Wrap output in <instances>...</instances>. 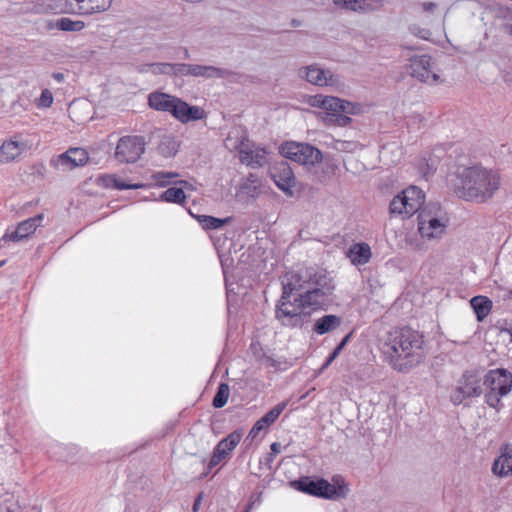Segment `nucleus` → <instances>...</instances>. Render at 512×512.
<instances>
[{
  "label": "nucleus",
  "mask_w": 512,
  "mask_h": 512,
  "mask_svg": "<svg viewBox=\"0 0 512 512\" xmlns=\"http://www.w3.org/2000/svg\"><path fill=\"white\" fill-rule=\"evenodd\" d=\"M7 512H20V507L19 506H16V507L9 506V507H7Z\"/></svg>",
  "instance_id": "bf43d9fd"
},
{
  "label": "nucleus",
  "mask_w": 512,
  "mask_h": 512,
  "mask_svg": "<svg viewBox=\"0 0 512 512\" xmlns=\"http://www.w3.org/2000/svg\"><path fill=\"white\" fill-rule=\"evenodd\" d=\"M435 7H436V4L433 3V2H425V3H423V9L425 11H429V12L433 11L435 9Z\"/></svg>",
  "instance_id": "5fc2aeb1"
},
{
  "label": "nucleus",
  "mask_w": 512,
  "mask_h": 512,
  "mask_svg": "<svg viewBox=\"0 0 512 512\" xmlns=\"http://www.w3.org/2000/svg\"><path fill=\"white\" fill-rule=\"evenodd\" d=\"M173 117L179 122L186 124L205 118V111L201 107L190 105L179 98Z\"/></svg>",
  "instance_id": "f3484780"
},
{
  "label": "nucleus",
  "mask_w": 512,
  "mask_h": 512,
  "mask_svg": "<svg viewBox=\"0 0 512 512\" xmlns=\"http://www.w3.org/2000/svg\"><path fill=\"white\" fill-rule=\"evenodd\" d=\"M505 30L509 35H512V24L506 25Z\"/></svg>",
  "instance_id": "680f3d73"
},
{
  "label": "nucleus",
  "mask_w": 512,
  "mask_h": 512,
  "mask_svg": "<svg viewBox=\"0 0 512 512\" xmlns=\"http://www.w3.org/2000/svg\"><path fill=\"white\" fill-rule=\"evenodd\" d=\"M260 184L242 183L240 192L247 197L255 198L259 194Z\"/></svg>",
  "instance_id": "37998d69"
},
{
  "label": "nucleus",
  "mask_w": 512,
  "mask_h": 512,
  "mask_svg": "<svg viewBox=\"0 0 512 512\" xmlns=\"http://www.w3.org/2000/svg\"><path fill=\"white\" fill-rule=\"evenodd\" d=\"M250 506H248L243 512H249Z\"/></svg>",
  "instance_id": "774afa93"
},
{
  "label": "nucleus",
  "mask_w": 512,
  "mask_h": 512,
  "mask_svg": "<svg viewBox=\"0 0 512 512\" xmlns=\"http://www.w3.org/2000/svg\"><path fill=\"white\" fill-rule=\"evenodd\" d=\"M230 388L227 383H220L213 398L212 405L215 408H222L226 405L229 398Z\"/></svg>",
  "instance_id": "58836bf2"
},
{
  "label": "nucleus",
  "mask_w": 512,
  "mask_h": 512,
  "mask_svg": "<svg viewBox=\"0 0 512 512\" xmlns=\"http://www.w3.org/2000/svg\"><path fill=\"white\" fill-rule=\"evenodd\" d=\"M146 141L143 136H130V163L136 162L145 152Z\"/></svg>",
  "instance_id": "f704fd0d"
},
{
  "label": "nucleus",
  "mask_w": 512,
  "mask_h": 512,
  "mask_svg": "<svg viewBox=\"0 0 512 512\" xmlns=\"http://www.w3.org/2000/svg\"><path fill=\"white\" fill-rule=\"evenodd\" d=\"M299 76L317 86H328L335 83L332 72L321 68L318 64H311L300 68Z\"/></svg>",
  "instance_id": "4468645a"
},
{
  "label": "nucleus",
  "mask_w": 512,
  "mask_h": 512,
  "mask_svg": "<svg viewBox=\"0 0 512 512\" xmlns=\"http://www.w3.org/2000/svg\"><path fill=\"white\" fill-rule=\"evenodd\" d=\"M51 27L65 32H79L84 29L85 23L81 20H72L67 17L57 19Z\"/></svg>",
  "instance_id": "72a5a7b5"
},
{
  "label": "nucleus",
  "mask_w": 512,
  "mask_h": 512,
  "mask_svg": "<svg viewBox=\"0 0 512 512\" xmlns=\"http://www.w3.org/2000/svg\"><path fill=\"white\" fill-rule=\"evenodd\" d=\"M158 152L165 158L175 156L178 152V143L171 135H163L158 144Z\"/></svg>",
  "instance_id": "2f4dec72"
},
{
  "label": "nucleus",
  "mask_w": 512,
  "mask_h": 512,
  "mask_svg": "<svg viewBox=\"0 0 512 512\" xmlns=\"http://www.w3.org/2000/svg\"><path fill=\"white\" fill-rule=\"evenodd\" d=\"M193 64L174 63V76L187 77L192 74Z\"/></svg>",
  "instance_id": "79ce46f5"
},
{
  "label": "nucleus",
  "mask_w": 512,
  "mask_h": 512,
  "mask_svg": "<svg viewBox=\"0 0 512 512\" xmlns=\"http://www.w3.org/2000/svg\"><path fill=\"white\" fill-rule=\"evenodd\" d=\"M109 141L117 140L114 157L121 163H128V136L117 137L116 133L108 136Z\"/></svg>",
  "instance_id": "7c9ffc66"
},
{
  "label": "nucleus",
  "mask_w": 512,
  "mask_h": 512,
  "mask_svg": "<svg viewBox=\"0 0 512 512\" xmlns=\"http://www.w3.org/2000/svg\"><path fill=\"white\" fill-rule=\"evenodd\" d=\"M137 70L140 73H144V72L150 71V66H149V64H144V65L138 66Z\"/></svg>",
  "instance_id": "4d7b16f0"
},
{
  "label": "nucleus",
  "mask_w": 512,
  "mask_h": 512,
  "mask_svg": "<svg viewBox=\"0 0 512 512\" xmlns=\"http://www.w3.org/2000/svg\"><path fill=\"white\" fill-rule=\"evenodd\" d=\"M347 257L353 265H365L372 257L371 248L364 242L355 243L348 249Z\"/></svg>",
  "instance_id": "5701e85b"
},
{
  "label": "nucleus",
  "mask_w": 512,
  "mask_h": 512,
  "mask_svg": "<svg viewBox=\"0 0 512 512\" xmlns=\"http://www.w3.org/2000/svg\"><path fill=\"white\" fill-rule=\"evenodd\" d=\"M275 455L270 454V456L267 458V462H272Z\"/></svg>",
  "instance_id": "0e129e2a"
},
{
  "label": "nucleus",
  "mask_w": 512,
  "mask_h": 512,
  "mask_svg": "<svg viewBox=\"0 0 512 512\" xmlns=\"http://www.w3.org/2000/svg\"><path fill=\"white\" fill-rule=\"evenodd\" d=\"M381 0H333V3L341 9L354 12H372L375 10L373 3H380Z\"/></svg>",
  "instance_id": "393cba45"
},
{
  "label": "nucleus",
  "mask_w": 512,
  "mask_h": 512,
  "mask_svg": "<svg viewBox=\"0 0 512 512\" xmlns=\"http://www.w3.org/2000/svg\"><path fill=\"white\" fill-rule=\"evenodd\" d=\"M178 177H179V173L172 172V171H157V172L153 173V175H152L153 180L160 187H165L171 183L183 185L185 188L192 187L191 184H189L185 180L173 181V179L178 178Z\"/></svg>",
  "instance_id": "c85d7f7f"
},
{
  "label": "nucleus",
  "mask_w": 512,
  "mask_h": 512,
  "mask_svg": "<svg viewBox=\"0 0 512 512\" xmlns=\"http://www.w3.org/2000/svg\"><path fill=\"white\" fill-rule=\"evenodd\" d=\"M243 183L260 184L258 177L253 173H249V175L247 176L246 180Z\"/></svg>",
  "instance_id": "09e8293b"
},
{
  "label": "nucleus",
  "mask_w": 512,
  "mask_h": 512,
  "mask_svg": "<svg viewBox=\"0 0 512 512\" xmlns=\"http://www.w3.org/2000/svg\"><path fill=\"white\" fill-rule=\"evenodd\" d=\"M20 155V150L17 148L16 141H6L0 148L1 161L9 162L14 160Z\"/></svg>",
  "instance_id": "e433bc0d"
},
{
  "label": "nucleus",
  "mask_w": 512,
  "mask_h": 512,
  "mask_svg": "<svg viewBox=\"0 0 512 512\" xmlns=\"http://www.w3.org/2000/svg\"><path fill=\"white\" fill-rule=\"evenodd\" d=\"M504 299H509L511 300L512 299V289L508 290Z\"/></svg>",
  "instance_id": "e2e57ef3"
},
{
  "label": "nucleus",
  "mask_w": 512,
  "mask_h": 512,
  "mask_svg": "<svg viewBox=\"0 0 512 512\" xmlns=\"http://www.w3.org/2000/svg\"><path fill=\"white\" fill-rule=\"evenodd\" d=\"M142 187H144V185H142V184L130 183V190L138 189V188H142Z\"/></svg>",
  "instance_id": "052dcab7"
},
{
  "label": "nucleus",
  "mask_w": 512,
  "mask_h": 512,
  "mask_svg": "<svg viewBox=\"0 0 512 512\" xmlns=\"http://www.w3.org/2000/svg\"><path fill=\"white\" fill-rule=\"evenodd\" d=\"M281 444L278 443V442H274L271 444L270 446V449H271V454L273 455H277L281 452Z\"/></svg>",
  "instance_id": "3c124183"
},
{
  "label": "nucleus",
  "mask_w": 512,
  "mask_h": 512,
  "mask_svg": "<svg viewBox=\"0 0 512 512\" xmlns=\"http://www.w3.org/2000/svg\"><path fill=\"white\" fill-rule=\"evenodd\" d=\"M352 336V332L348 333L342 340L341 342L335 347V349L333 350V353H334V356H338L341 351L344 349V347L347 345V343L349 342L350 338Z\"/></svg>",
  "instance_id": "49530a36"
},
{
  "label": "nucleus",
  "mask_w": 512,
  "mask_h": 512,
  "mask_svg": "<svg viewBox=\"0 0 512 512\" xmlns=\"http://www.w3.org/2000/svg\"><path fill=\"white\" fill-rule=\"evenodd\" d=\"M161 201L168 203L183 204L186 200V195L182 188L171 187L165 190L159 198Z\"/></svg>",
  "instance_id": "c9c22d12"
},
{
  "label": "nucleus",
  "mask_w": 512,
  "mask_h": 512,
  "mask_svg": "<svg viewBox=\"0 0 512 512\" xmlns=\"http://www.w3.org/2000/svg\"><path fill=\"white\" fill-rule=\"evenodd\" d=\"M481 378L472 371H465L451 392L450 399L454 405L462 404L467 398L482 394Z\"/></svg>",
  "instance_id": "6e6552de"
},
{
  "label": "nucleus",
  "mask_w": 512,
  "mask_h": 512,
  "mask_svg": "<svg viewBox=\"0 0 512 512\" xmlns=\"http://www.w3.org/2000/svg\"><path fill=\"white\" fill-rule=\"evenodd\" d=\"M148 106L152 110L174 115L178 97L160 91H154L147 96Z\"/></svg>",
  "instance_id": "2eb2a0df"
},
{
  "label": "nucleus",
  "mask_w": 512,
  "mask_h": 512,
  "mask_svg": "<svg viewBox=\"0 0 512 512\" xmlns=\"http://www.w3.org/2000/svg\"><path fill=\"white\" fill-rule=\"evenodd\" d=\"M281 155L305 166H315L323 159L322 152L309 143L286 142L280 146Z\"/></svg>",
  "instance_id": "0eeeda50"
},
{
  "label": "nucleus",
  "mask_w": 512,
  "mask_h": 512,
  "mask_svg": "<svg viewBox=\"0 0 512 512\" xmlns=\"http://www.w3.org/2000/svg\"><path fill=\"white\" fill-rule=\"evenodd\" d=\"M483 385L487 390L508 394L512 388V374L504 368L489 370L484 377Z\"/></svg>",
  "instance_id": "f8f14e48"
},
{
  "label": "nucleus",
  "mask_w": 512,
  "mask_h": 512,
  "mask_svg": "<svg viewBox=\"0 0 512 512\" xmlns=\"http://www.w3.org/2000/svg\"><path fill=\"white\" fill-rule=\"evenodd\" d=\"M470 305L476 315L477 321L482 322L489 315L493 303L487 296L478 295L470 300Z\"/></svg>",
  "instance_id": "bb28decb"
},
{
  "label": "nucleus",
  "mask_w": 512,
  "mask_h": 512,
  "mask_svg": "<svg viewBox=\"0 0 512 512\" xmlns=\"http://www.w3.org/2000/svg\"><path fill=\"white\" fill-rule=\"evenodd\" d=\"M17 143V148L20 150V154L28 149L29 145L26 141L23 140H15Z\"/></svg>",
  "instance_id": "de8ad7c7"
},
{
  "label": "nucleus",
  "mask_w": 512,
  "mask_h": 512,
  "mask_svg": "<svg viewBox=\"0 0 512 512\" xmlns=\"http://www.w3.org/2000/svg\"><path fill=\"white\" fill-rule=\"evenodd\" d=\"M234 73L228 69L219 68L211 65H199L193 64L192 67V77H202L205 79L212 78H227L233 75Z\"/></svg>",
  "instance_id": "4be33fe9"
},
{
  "label": "nucleus",
  "mask_w": 512,
  "mask_h": 512,
  "mask_svg": "<svg viewBox=\"0 0 512 512\" xmlns=\"http://www.w3.org/2000/svg\"><path fill=\"white\" fill-rule=\"evenodd\" d=\"M424 202V192L416 186H409L391 200L389 212L392 216L410 217L415 213H419L420 209L425 205Z\"/></svg>",
  "instance_id": "423d86ee"
},
{
  "label": "nucleus",
  "mask_w": 512,
  "mask_h": 512,
  "mask_svg": "<svg viewBox=\"0 0 512 512\" xmlns=\"http://www.w3.org/2000/svg\"><path fill=\"white\" fill-rule=\"evenodd\" d=\"M112 0H80L81 15H91L107 10Z\"/></svg>",
  "instance_id": "cd10ccee"
},
{
  "label": "nucleus",
  "mask_w": 512,
  "mask_h": 512,
  "mask_svg": "<svg viewBox=\"0 0 512 512\" xmlns=\"http://www.w3.org/2000/svg\"><path fill=\"white\" fill-rule=\"evenodd\" d=\"M326 100H327V96L318 94V95L312 96L310 98L309 104L312 107H317V108H321V109L324 110L325 104H326Z\"/></svg>",
  "instance_id": "a18cd8bd"
},
{
  "label": "nucleus",
  "mask_w": 512,
  "mask_h": 512,
  "mask_svg": "<svg viewBox=\"0 0 512 512\" xmlns=\"http://www.w3.org/2000/svg\"><path fill=\"white\" fill-rule=\"evenodd\" d=\"M432 58L429 55L415 56L410 59L409 73L421 82L436 83L438 74L432 71Z\"/></svg>",
  "instance_id": "9b49d317"
},
{
  "label": "nucleus",
  "mask_w": 512,
  "mask_h": 512,
  "mask_svg": "<svg viewBox=\"0 0 512 512\" xmlns=\"http://www.w3.org/2000/svg\"><path fill=\"white\" fill-rule=\"evenodd\" d=\"M348 115L349 114H346L345 112L326 113V115L323 119H324L325 123L328 125L345 127V126L349 125L352 121V119Z\"/></svg>",
  "instance_id": "4c0bfd02"
},
{
  "label": "nucleus",
  "mask_w": 512,
  "mask_h": 512,
  "mask_svg": "<svg viewBox=\"0 0 512 512\" xmlns=\"http://www.w3.org/2000/svg\"><path fill=\"white\" fill-rule=\"evenodd\" d=\"M450 184L459 198L485 203L499 190L501 180L497 172L481 165H473L458 167L451 175Z\"/></svg>",
  "instance_id": "7ed1b4c3"
},
{
  "label": "nucleus",
  "mask_w": 512,
  "mask_h": 512,
  "mask_svg": "<svg viewBox=\"0 0 512 512\" xmlns=\"http://www.w3.org/2000/svg\"><path fill=\"white\" fill-rule=\"evenodd\" d=\"M270 176L276 186L287 196L294 195L293 188L296 185V178L287 161L281 160L274 163L270 168Z\"/></svg>",
  "instance_id": "1a4fd4ad"
},
{
  "label": "nucleus",
  "mask_w": 512,
  "mask_h": 512,
  "mask_svg": "<svg viewBox=\"0 0 512 512\" xmlns=\"http://www.w3.org/2000/svg\"><path fill=\"white\" fill-rule=\"evenodd\" d=\"M202 493L198 494L193 503V511L196 512L200 506L202 500Z\"/></svg>",
  "instance_id": "864d4df0"
},
{
  "label": "nucleus",
  "mask_w": 512,
  "mask_h": 512,
  "mask_svg": "<svg viewBox=\"0 0 512 512\" xmlns=\"http://www.w3.org/2000/svg\"><path fill=\"white\" fill-rule=\"evenodd\" d=\"M450 222L447 211L438 202H429L417 216V230L426 240H440L447 232Z\"/></svg>",
  "instance_id": "20e7f679"
},
{
  "label": "nucleus",
  "mask_w": 512,
  "mask_h": 512,
  "mask_svg": "<svg viewBox=\"0 0 512 512\" xmlns=\"http://www.w3.org/2000/svg\"><path fill=\"white\" fill-rule=\"evenodd\" d=\"M53 103V96L50 90L44 89L41 92V95L37 101V106L40 108H48Z\"/></svg>",
  "instance_id": "c03bdc74"
},
{
  "label": "nucleus",
  "mask_w": 512,
  "mask_h": 512,
  "mask_svg": "<svg viewBox=\"0 0 512 512\" xmlns=\"http://www.w3.org/2000/svg\"><path fill=\"white\" fill-rule=\"evenodd\" d=\"M423 335L407 327H396L379 340L385 361L396 371L407 372L421 362Z\"/></svg>",
  "instance_id": "f03ea898"
},
{
  "label": "nucleus",
  "mask_w": 512,
  "mask_h": 512,
  "mask_svg": "<svg viewBox=\"0 0 512 512\" xmlns=\"http://www.w3.org/2000/svg\"><path fill=\"white\" fill-rule=\"evenodd\" d=\"M97 184L104 188H112L117 190H127L128 182L119 179L116 175L113 174H104L100 175L97 180Z\"/></svg>",
  "instance_id": "473e14b6"
},
{
  "label": "nucleus",
  "mask_w": 512,
  "mask_h": 512,
  "mask_svg": "<svg viewBox=\"0 0 512 512\" xmlns=\"http://www.w3.org/2000/svg\"><path fill=\"white\" fill-rule=\"evenodd\" d=\"M184 56H185V58H189V52H188V50H187V49H185Z\"/></svg>",
  "instance_id": "338daca9"
},
{
  "label": "nucleus",
  "mask_w": 512,
  "mask_h": 512,
  "mask_svg": "<svg viewBox=\"0 0 512 512\" xmlns=\"http://www.w3.org/2000/svg\"><path fill=\"white\" fill-rule=\"evenodd\" d=\"M52 77L57 81V82H62L64 80V74L63 73H53Z\"/></svg>",
  "instance_id": "6e6d98bb"
},
{
  "label": "nucleus",
  "mask_w": 512,
  "mask_h": 512,
  "mask_svg": "<svg viewBox=\"0 0 512 512\" xmlns=\"http://www.w3.org/2000/svg\"><path fill=\"white\" fill-rule=\"evenodd\" d=\"M506 394H500V391L487 390L485 393V402L492 408L499 409L501 405V397Z\"/></svg>",
  "instance_id": "a19ab883"
},
{
  "label": "nucleus",
  "mask_w": 512,
  "mask_h": 512,
  "mask_svg": "<svg viewBox=\"0 0 512 512\" xmlns=\"http://www.w3.org/2000/svg\"><path fill=\"white\" fill-rule=\"evenodd\" d=\"M80 0H41L39 11L81 15Z\"/></svg>",
  "instance_id": "dca6fc26"
},
{
  "label": "nucleus",
  "mask_w": 512,
  "mask_h": 512,
  "mask_svg": "<svg viewBox=\"0 0 512 512\" xmlns=\"http://www.w3.org/2000/svg\"><path fill=\"white\" fill-rule=\"evenodd\" d=\"M286 407L285 402H281L269 410L263 417H261L252 427L249 432V437L254 439L258 433L268 428L280 416Z\"/></svg>",
  "instance_id": "412c9836"
},
{
  "label": "nucleus",
  "mask_w": 512,
  "mask_h": 512,
  "mask_svg": "<svg viewBox=\"0 0 512 512\" xmlns=\"http://www.w3.org/2000/svg\"><path fill=\"white\" fill-rule=\"evenodd\" d=\"M341 324V317L333 314H326L315 321L313 331L318 335H324L337 329Z\"/></svg>",
  "instance_id": "a878e982"
},
{
  "label": "nucleus",
  "mask_w": 512,
  "mask_h": 512,
  "mask_svg": "<svg viewBox=\"0 0 512 512\" xmlns=\"http://www.w3.org/2000/svg\"><path fill=\"white\" fill-rule=\"evenodd\" d=\"M44 219V214L40 213L35 215L34 217L28 218L22 222H20L16 229L9 233L8 231L3 235L2 240L4 241H12V242H20L24 239H27L30 235H32L36 229L42 225V221Z\"/></svg>",
  "instance_id": "ddd939ff"
},
{
  "label": "nucleus",
  "mask_w": 512,
  "mask_h": 512,
  "mask_svg": "<svg viewBox=\"0 0 512 512\" xmlns=\"http://www.w3.org/2000/svg\"><path fill=\"white\" fill-rule=\"evenodd\" d=\"M427 168L429 170L428 173H433L436 170L435 163L432 161L431 163H427Z\"/></svg>",
  "instance_id": "13d9d810"
},
{
  "label": "nucleus",
  "mask_w": 512,
  "mask_h": 512,
  "mask_svg": "<svg viewBox=\"0 0 512 512\" xmlns=\"http://www.w3.org/2000/svg\"><path fill=\"white\" fill-rule=\"evenodd\" d=\"M189 213L197 219L201 227L205 230H217L230 222V218H216L210 215H194L191 211Z\"/></svg>",
  "instance_id": "c756f323"
},
{
  "label": "nucleus",
  "mask_w": 512,
  "mask_h": 512,
  "mask_svg": "<svg viewBox=\"0 0 512 512\" xmlns=\"http://www.w3.org/2000/svg\"><path fill=\"white\" fill-rule=\"evenodd\" d=\"M333 484L323 478L312 479L308 476L301 477L291 482L297 491L325 499L345 498L349 491L342 477L336 475L332 478Z\"/></svg>",
  "instance_id": "39448f33"
},
{
  "label": "nucleus",
  "mask_w": 512,
  "mask_h": 512,
  "mask_svg": "<svg viewBox=\"0 0 512 512\" xmlns=\"http://www.w3.org/2000/svg\"><path fill=\"white\" fill-rule=\"evenodd\" d=\"M266 150L264 148H241L239 150V159L241 163L251 168H259L266 164Z\"/></svg>",
  "instance_id": "aec40b11"
},
{
  "label": "nucleus",
  "mask_w": 512,
  "mask_h": 512,
  "mask_svg": "<svg viewBox=\"0 0 512 512\" xmlns=\"http://www.w3.org/2000/svg\"><path fill=\"white\" fill-rule=\"evenodd\" d=\"M500 331L509 334L511 337V342H512V324L511 323L505 322L504 326H502L500 328Z\"/></svg>",
  "instance_id": "8fccbe9b"
},
{
  "label": "nucleus",
  "mask_w": 512,
  "mask_h": 512,
  "mask_svg": "<svg viewBox=\"0 0 512 512\" xmlns=\"http://www.w3.org/2000/svg\"><path fill=\"white\" fill-rule=\"evenodd\" d=\"M241 440V434L232 432L222 440H220L213 449L212 456L207 464L208 470L216 467L222 460H224L231 451L235 449ZM209 471L202 473L201 478L208 475Z\"/></svg>",
  "instance_id": "9d476101"
},
{
  "label": "nucleus",
  "mask_w": 512,
  "mask_h": 512,
  "mask_svg": "<svg viewBox=\"0 0 512 512\" xmlns=\"http://www.w3.org/2000/svg\"><path fill=\"white\" fill-rule=\"evenodd\" d=\"M7 260H0V268L6 264Z\"/></svg>",
  "instance_id": "69168bd1"
},
{
  "label": "nucleus",
  "mask_w": 512,
  "mask_h": 512,
  "mask_svg": "<svg viewBox=\"0 0 512 512\" xmlns=\"http://www.w3.org/2000/svg\"><path fill=\"white\" fill-rule=\"evenodd\" d=\"M324 110L326 113H338L345 112L346 114H357L359 111L358 105L342 100L338 97L327 96L326 104Z\"/></svg>",
  "instance_id": "b1692460"
},
{
  "label": "nucleus",
  "mask_w": 512,
  "mask_h": 512,
  "mask_svg": "<svg viewBox=\"0 0 512 512\" xmlns=\"http://www.w3.org/2000/svg\"><path fill=\"white\" fill-rule=\"evenodd\" d=\"M492 472L498 477L512 476V443L500 448V455L492 464Z\"/></svg>",
  "instance_id": "a211bd4d"
},
{
  "label": "nucleus",
  "mask_w": 512,
  "mask_h": 512,
  "mask_svg": "<svg viewBox=\"0 0 512 512\" xmlns=\"http://www.w3.org/2000/svg\"><path fill=\"white\" fill-rule=\"evenodd\" d=\"M282 294L275 306V319L284 327L302 328L308 317L331 302L335 283L318 267L289 271L281 278Z\"/></svg>",
  "instance_id": "f257e3e1"
},
{
  "label": "nucleus",
  "mask_w": 512,
  "mask_h": 512,
  "mask_svg": "<svg viewBox=\"0 0 512 512\" xmlns=\"http://www.w3.org/2000/svg\"><path fill=\"white\" fill-rule=\"evenodd\" d=\"M89 160L88 153L83 148H70L58 156L56 166L73 169L85 165Z\"/></svg>",
  "instance_id": "6ab92c4d"
},
{
  "label": "nucleus",
  "mask_w": 512,
  "mask_h": 512,
  "mask_svg": "<svg viewBox=\"0 0 512 512\" xmlns=\"http://www.w3.org/2000/svg\"><path fill=\"white\" fill-rule=\"evenodd\" d=\"M149 66L154 75L174 76V63H150Z\"/></svg>",
  "instance_id": "ea45409f"
},
{
  "label": "nucleus",
  "mask_w": 512,
  "mask_h": 512,
  "mask_svg": "<svg viewBox=\"0 0 512 512\" xmlns=\"http://www.w3.org/2000/svg\"><path fill=\"white\" fill-rule=\"evenodd\" d=\"M337 356H334V353L332 352L329 357L325 360V362L323 363L322 367H321V370H324L326 369L333 361L334 359L336 358Z\"/></svg>",
  "instance_id": "603ef678"
}]
</instances>
